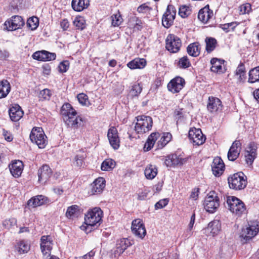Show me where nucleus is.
Returning <instances> with one entry per match:
<instances>
[{
    "instance_id": "nucleus-1",
    "label": "nucleus",
    "mask_w": 259,
    "mask_h": 259,
    "mask_svg": "<svg viewBox=\"0 0 259 259\" xmlns=\"http://www.w3.org/2000/svg\"><path fill=\"white\" fill-rule=\"evenodd\" d=\"M61 114L68 127L77 129L84 125L83 119L77 115V112L69 103H65L61 109Z\"/></svg>"
},
{
    "instance_id": "nucleus-2",
    "label": "nucleus",
    "mask_w": 259,
    "mask_h": 259,
    "mask_svg": "<svg viewBox=\"0 0 259 259\" xmlns=\"http://www.w3.org/2000/svg\"><path fill=\"white\" fill-rule=\"evenodd\" d=\"M103 211L100 207L89 209L84 216V223L86 225L80 226V229L86 233L97 229L102 222Z\"/></svg>"
},
{
    "instance_id": "nucleus-3",
    "label": "nucleus",
    "mask_w": 259,
    "mask_h": 259,
    "mask_svg": "<svg viewBox=\"0 0 259 259\" xmlns=\"http://www.w3.org/2000/svg\"><path fill=\"white\" fill-rule=\"evenodd\" d=\"M229 187L235 190L244 189L247 184V177L242 172H238L230 176L228 178Z\"/></svg>"
},
{
    "instance_id": "nucleus-4",
    "label": "nucleus",
    "mask_w": 259,
    "mask_h": 259,
    "mask_svg": "<svg viewBox=\"0 0 259 259\" xmlns=\"http://www.w3.org/2000/svg\"><path fill=\"white\" fill-rule=\"evenodd\" d=\"M137 122L135 126V130L138 134H143L148 132L152 128L153 120L149 116L141 115L136 117Z\"/></svg>"
},
{
    "instance_id": "nucleus-5",
    "label": "nucleus",
    "mask_w": 259,
    "mask_h": 259,
    "mask_svg": "<svg viewBox=\"0 0 259 259\" xmlns=\"http://www.w3.org/2000/svg\"><path fill=\"white\" fill-rule=\"evenodd\" d=\"M29 138L31 142L35 143L39 148L43 149L47 144V137L41 127H33L31 131Z\"/></svg>"
},
{
    "instance_id": "nucleus-6",
    "label": "nucleus",
    "mask_w": 259,
    "mask_h": 259,
    "mask_svg": "<svg viewBox=\"0 0 259 259\" xmlns=\"http://www.w3.org/2000/svg\"><path fill=\"white\" fill-rule=\"evenodd\" d=\"M227 204L229 209L233 213L240 215L246 209L244 203L235 196H228Z\"/></svg>"
},
{
    "instance_id": "nucleus-7",
    "label": "nucleus",
    "mask_w": 259,
    "mask_h": 259,
    "mask_svg": "<svg viewBox=\"0 0 259 259\" xmlns=\"http://www.w3.org/2000/svg\"><path fill=\"white\" fill-rule=\"evenodd\" d=\"M205 209L209 213H214L218 208L219 198L214 191H210L205 198L203 203Z\"/></svg>"
},
{
    "instance_id": "nucleus-8",
    "label": "nucleus",
    "mask_w": 259,
    "mask_h": 259,
    "mask_svg": "<svg viewBox=\"0 0 259 259\" xmlns=\"http://www.w3.org/2000/svg\"><path fill=\"white\" fill-rule=\"evenodd\" d=\"M259 232V222L254 221L248 223V226L242 230L241 236L246 240H249L254 237Z\"/></svg>"
},
{
    "instance_id": "nucleus-9",
    "label": "nucleus",
    "mask_w": 259,
    "mask_h": 259,
    "mask_svg": "<svg viewBox=\"0 0 259 259\" xmlns=\"http://www.w3.org/2000/svg\"><path fill=\"white\" fill-rule=\"evenodd\" d=\"M182 46V42L180 38L173 34H169L167 35L165 40V48L170 53H176L178 52Z\"/></svg>"
},
{
    "instance_id": "nucleus-10",
    "label": "nucleus",
    "mask_w": 259,
    "mask_h": 259,
    "mask_svg": "<svg viewBox=\"0 0 259 259\" xmlns=\"http://www.w3.org/2000/svg\"><path fill=\"white\" fill-rule=\"evenodd\" d=\"M176 15V9L175 7L171 5H168L166 11L162 17V25L165 28H169L173 24Z\"/></svg>"
},
{
    "instance_id": "nucleus-11",
    "label": "nucleus",
    "mask_w": 259,
    "mask_h": 259,
    "mask_svg": "<svg viewBox=\"0 0 259 259\" xmlns=\"http://www.w3.org/2000/svg\"><path fill=\"white\" fill-rule=\"evenodd\" d=\"M131 230L133 234L137 238L143 239L146 235V230L142 220L135 219L132 223Z\"/></svg>"
},
{
    "instance_id": "nucleus-12",
    "label": "nucleus",
    "mask_w": 259,
    "mask_h": 259,
    "mask_svg": "<svg viewBox=\"0 0 259 259\" xmlns=\"http://www.w3.org/2000/svg\"><path fill=\"white\" fill-rule=\"evenodd\" d=\"M189 138L194 145H202L206 140L205 136L203 134L201 129L193 128L189 130Z\"/></svg>"
},
{
    "instance_id": "nucleus-13",
    "label": "nucleus",
    "mask_w": 259,
    "mask_h": 259,
    "mask_svg": "<svg viewBox=\"0 0 259 259\" xmlns=\"http://www.w3.org/2000/svg\"><path fill=\"white\" fill-rule=\"evenodd\" d=\"M185 79L180 76H176L172 79L167 84L168 90L173 94L178 93L184 87Z\"/></svg>"
},
{
    "instance_id": "nucleus-14",
    "label": "nucleus",
    "mask_w": 259,
    "mask_h": 259,
    "mask_svg": "<svg viewBox=\"0 0 259 259\" xmlns=\"http://www.w3.org/2000/svg\"><path fill=\"white\" fill-rule=\"evenodd\" d=\"M24 25V21L21 16H14L5 22V26L9 31H13L20 28Z\"/></svg>"
},
{
    "instance_id": "nucleus-15",
    "label": "nucleus",
    "mask_w": 259,
    "mask_h": 259,
    "mask_svg": "<svg viewBox=\"0 0 259 259\" xmlns=\"http://www.w3.org/2000/svg\"><path fill=\"white\" fill-rule=\"evenodd\" d=\"M105 180L102 177L96 179L91 185L89 194L91 195L101 194L105 187Z\"/></svg>"
},
{
    "instance_id": "nucleus-16",
    "label": "nucleus",
    "mask_w": 259,
    "mask_h": 259,
    "mask_svg": "<svg viewBox=\"0 0 259 259\" xmlns=\"http://www.w3.org/2000/svg\"><path fill=\"white\" fill-rule=\"evenodd\" d=\"M40 249L44 256L50 255L53 241L50 236H42L40 238Z\"/></svg>"
},
{
    "instance_id": "nucleus-17",
    "label": "nucleus",
    "mask_w": 259,
    "mask_h": 259,
    "mask_svg": "<svg viewBox=\"0 0 259 259\" xmlns=\"http://www.w3.org/2000/svg\"><path fill=\"white\" fill-rule=\"evenodd\" d=\"M107 137L111 147L115 150L118 149L120 146V140L116 127L112 126L108 130Z\"/></svg>"
},
{
    "instance_id": "nucleus-18",
    "label": "nucleus",
    "mask_w": 259,
    "mask_h": 259,
    "mask_svg": "<svg viewBox=\"0 0 259 259\" xmlns=\"http://www.w3.org/2000/svg\"><path fill=\"white\" fill-rule=\"evenodd\" d=\"M221 101L217 97H209L207 104V109L211 113H214L222 111Z\"/></svg>"
},
{
    "instance_id": "nucleus-19",
    "label": "nucleus",
    "mask_w": 259,
    "mask_h": 259,
    "mask_svg": "<svg viewBox=\"0 0 259 259\" xmlns=\"http://www.w3.org/2000/svg\"><path fill=\"white\" fill-rule=\"evenodd\" d=\"M221 230V224L218 220H215L210 222L207 227L204 229V233L206 236H215Z\"/></svg>"
},
{
    "instance_id": "nucleus-20",
    "label": "nucleus",
    "mask_w": 259,
    "mask_h": 259,
    "mask_svg": "<svg viewBox=\"0 0 259 259\" xmlns=\"http://www.w3.org/2000/svg\"><path fill=\"white\" fill-rule=\"evenodd\" d=\"M187 158H184L180 155L172 154L167 156L164 163L167 167H171L178 165H182L187 161Z\"/></svg>"
},
{
    "instance_id": "nucleus-21",
    "label": "nucleus",
    "mask_w": 259,
    "mask_h": 259,
    "mask_svg": "<svg viewBox=\"0 0 259 259\" xmlns=\"http://www.w3.org/2000/svg\"><path fill=\"white\" fill-rule=\"evenodd\" d=\"M213 174L215 177H220L225 170V164L223 160L219 157L214 158L211 164Z\"/></svg>"
},
{
    "instance_id": "nucleus-22",
    "label": "nucleus",
    "mask_w": 259,
    "mask_h": 259,
    "mask_svg": "<svg viewBox=\"0 0 259 259\" xmlns=\"http://www.w3.org/2000/svg\"><path fill=\"white\" fill-rule=\"evenodd\" d=\"M56 57L55 53H50L46 51H37L32 55V58L34 59L41 61L54 60L56 59Z\"/></svg>"
},
{
    "instance_id": "nucleus-23",
    "label": "nucleus",
    "mask_w": 259,
    "mask_h": 259,
    "mask_svg": "<svg viewBox=\"0 0 259 259\" xmlns=\"http://www.w3.org/2000/svg\"><path fill=\"white\" fill-rule=\"evenodd\" d=\"M241 144L239 141L235 140L232 144L228 153V158L230 161L235 160L240 152Z\"/></svg>"
},
{
    "instance_id": "nucleus-24",
    "label": "nucleus",
    "mask_w": 259,
    "mask_h": 259,
    "mask_svg": "<svg viewBox=\"0 0 259 259\" xmlns=\"http://www.w3.org/2000/svg\"><path fill=\"white\" fill-rule=\"evenodd\" d=\"M52 171L49 165H43L38 170V181L45 183L52 175Z\"/></svg>"
},
{
    "instance_id": "nucleus-25",
    "label": "nucleus",
    "mask_w": 259,
    "mask_h": 259,
    "mask_svg": "<svg viewBox=\"0 0 259 259\" xmlns=\"http://www.w3.org/2000/svg\"><path fill=\"white\" fill-rule=\"evenodd\" d=\"M24 168V165L22 161L17 160L14 161L9 165V169L12 175L15 178H19L21 176Z\"/></svg>"
},
{
    "instance_id": "nucleus-26",
    "label": "nucleus",
    "mask_w": 259,
    "mask_h": 259,
    "mask_svg": "<svg viewBox=\"0 0 259 259\" xmlns=\"http://www.w3.org/2000/svg\"><path fill=\"white\" fill-rule=\"evenodd\" d=\"M256 147L253 143L250 144L245 152L246 163L248 165H251L256 157Z\"/></svg>"
},
{
    "instance_id": "nucleus-27",
    "label": "nucleus",
    "mask_w": 259,
    "mask_h": 259,
    "mask_svg": "<svg viewBox=\"0 0 259 259\" xmlns=\"http://www.w3.org/2000/svg\"><path fill=\"white\" fill-rule=\"evenodd\" d=\"M213 16V11L209 9V5H207L199 10L198 18L202 22L206 23Z\"/></svg>"
},
{
    "instance_id": "nucleus-28",
    "label": "nucleus",
    "mask_w": 259,
    "mask_h": 259,
    "mask_svg": "<svg viewBox=\"0 0 259 259\" xmlns=\"http://www.w3.org/2000/svg\"><path fill=\"white\" fill-rule=\"evenodd\" d=\"M225 62V60L222 59H218L217 58H212L210 61V63L212 65L210 68L211 71L218 73H224L226 70L223 65Z\"/></svg>"
},
{
    "instance_id": "nucleus-29",
    "label": "nucleus",
    "mask_w": 259,
    "mask_h": 259,
    "mask_svg": "<svg viewBox=\"0 0 259 259\" xmlns=\"http://www.w3.org/2000/svg\"><path fill=\"white\" fill-rule=\"evenodd\" d=\"M50 202L49 199L43 196L38 195L29 199L27 202V205L32 207H35Z\"/></svg>"
},
{
    "instance_id": "nucleus-30",
    "label": "nucleus",
    "mask_w": 259,
    "mask_h": 259,
    "mask_svg": "<svg viewBox=\"0 0 259 259\" xmlns=\"http://www.w3.org/2000/svg\"><path fill=\"white\" fill-rule=\"evenodd\" d=\"M23 111L18 105H15L9 109V115L11 119L13 121L20 120L23 115Z\"/></svg>"
},
{
    "instance_id": "nucleus-31",
    "label": "nucleus",
    "mask_w": 259,
    "mask_h": 259,
    "mask_svg": "<svg viewBox=\"0 0 259 259\" xmlns=\"http://www.w3.org/2000/svg\"><path fill=\"white\" fill-rule=\"evenodd\" d=\"M131 245L129 240L127 238H121L117 240L115 253L118 255L122 254Z\"/></svg>"
},
{
    "instance_id": "nucleus-32",
    "label": "nucleus",
    "mask_w": 259,
    "mask_h": 259,
    "mask_svg": "<svg viewBox=\"0 0 259 259\" xmlns=\"http://www.w3.org/2000/svg\"><path fill=\"white\" fill-rule=\"evenodd\" d=\"M90 5L89 0H72L71 6L77 12H80L87 9Z\"/></svg>"
},
{
    "instance_id": "nucleus-33",
    "label": "nucleus",
    "mask_w": 259,
    "mask_h": 259,
    "mask_svg": "<svg viewBox=\"0 0 259 259\" xmlns=\"http://www.w3.org/2000/svg\"><path fill=\"white\" fill-rule=\"evenodd\" d=\"M201 46L199 42H195L188 45L187 48L188 54L192 57H197L200 54Z\"/></svg>"
},
{
    "instance_id": "nucleus-34",
    "label": "nucleus",
    "mask_w": 259,
    "mask_h": 259,
    "mask_svg": "<svg viewBox=\"0 0 259 259\" xmlns=\"http://www.w3.org/2000/svg\"><path fill=\"white\" fill-rule=\"evenodd\" d=\"M146 65V61L144 59L136 58L129 62L127 66L131 69H143Z\"/></svg>"
},
{
    "instance_id": "nucleus-35",
    "label": "nucleus",
    "mask_w": 259,
    "mask_h": 259,
    "mask_svg": "<svg viewBox=\"0 0 259 259\" xmlns=\"http://www.w3.org/2000/svg\"><path fill=\"white\" fill-rule=\"evenodd\" d=\"M11 89V85L7 80L3 79L0 81V98L6 97Z\"/></svg>"
},
{
    "instance_id": "nucleus-36",
    "label": "nucleus",
    "mask_w": 259,
    "mask_h": 259,
    "mask_svg": "<svg viewBox=\"0 0 259 259\" xmlns=\"http://www.w3.org/2000/svg\"><path fill=\"white\" fill-rule=\"evenodd\" d=\"M159 136V134L158 133H152L151 134L145 144L144 147V150L145 151H148L151 149Z\"/></svg>"
},
{
    "instance_id": "nucleus-37",
    "label": "nucleus",
    "mask_w": 259,
    "mask_h": 259,
    "mask_svg": "<svg viewBox=\"0 0 259 259\" xmlns=\"http://www.w3.org/2000/svg\"><path fill=\"white\" fill-rule=\"evenodd\" d=\"M15 248L19 254H22L29 251L30 248V245L27 241L21 240L18 242L15 246Z\"/></svg>"
},
{
    "instance_id": "nucleus-38",
    "label": "nucleus",
    "mask_w": 259,
    "mask_h": 259,
    "mask_svg": "<svg viewBox=\"0 0 259 259\" xmlns=\"http://www.w3.org/2000/svg\"><path fill=\"white\" fill-rule=\"evenodd\" d=\"M144 174L147 179H153L157 174V169L155 165L149 164L146 166Z\"/></svg>"
},
{
    "instance_id": "nucleus-39",
    "label": "nucleus",
    "mask_w": 259,
    "mask_h": 259,
    "mask_svg": "<svg viewBox=\"0 0 259 259\" xmlns=\"http://www.w3.org/2000/svg\"><path fill=\"white\" fill-rule=\"evenodd\" d=\"M206 43V51L208 53H210L212 52L216 48L217 41L213 37H207L205 39Z\"/></svg>"
},
{
    "instance_id": "nucleus-40",
    "label": "nucleus",
    "mask_w": 259,
    "mask_h": 259,
    "mask_svg": "<svg viewBox=\"0 0 259 259\" xmlns=\"http://www.w3.org/2000/svg\"><path fill=\"white\" fill-rule=\"evenodd\" d=\"M248 82L250 83L259 82V66L249 71Z\"/></svg>"
},
{
    "instance_id": "nucleus-41",
    "label": "nucleus",
    "mask_w": 259,
    "mask_h": 259,
    "mask_svg": "<svg viewBox=\"0 0 259 259\" xmlns=\"http://www.w3.org/2000/svg\"><path fill=\"white\" fill-rule=\"evenodd\" d=\"M86 157V154L84 152L77 154L74 158L73 165L77 167H80L84 163V160Z\"/></svg>"
},
{
    "instance_id": "nucleus-42",
    "label": "nucleus",
    "mask_w": 259,
    "mask_h": 259,
    "mask_svg": "<svg viewBox=\"0 0 259 259\" xmlns=\"http://www.w3.org/2000/svg\"><path fill=\"white\" fill-rule=\"evenodd\" d=\"M76 29L82 30L86 27L85 21L82 17H76L73 22Z\"/></svg>"
},
{
    "instance_id": "nucleus-43",
    "label": "nucleus",
    "mask_w": 259,
    "mask_h": 259,
    "mask_svg": "<svg viewBox=\"0 0 259 259\" xmlns=\"http://www.w3.org/2000/svg\"><path fill=\"white\" fill-rule=\"evenodd\" d=\"M142 90V88L139 83L135 84L132 87L128 96L132 98L138 97L141 93Z\"/></svg>"
},
{
    "instance_id": "nucleus-44",
    "label": "nucleus",
    "mask_w": 259,
    "mask_h": 259,
    "mask_svg": "<svg viewBox=\"0 0 259 259\" xmlns=\"http://www.w3.org/2000/svg\"><path fill=\"white\" fill-rule=\"evenodd\" d=\"M235 75L239 76V80L240 81L245 78L246 70L243 63H240L235 72Z\"/></svg>"
},
{
    "instance_id": "nucleus-45",
    "label": "nucleus",
    "mask_w": 259,
    "mask_h": 259,
    "mask_svg": "<svg viewBox=\"0 0 259 259\" xmlns=\"http://www.w3.org/2000/svg\"><path fill=\"white\" fill-rule=\"evenodd\" d=\"M114 161L111 159H107L102 163L101 168L104 171H109L115 166Z\"/></svg>"
},
{
    "instance_id": "nucleus-46",
    "label": "nucleus",
    "mask_w": 259,
    "mask_h": 259,
    "mask_svg": "<svg viewBox=\"0 0 259 259\" xmlns=\"http://www.w3.org/2000/svg\"><path fill=\"white\" fill-rule=\"evenodd\" d=\"M142 22L138 17L134 16L131 18L130 25L133 26L134 29L137 30H141L143 28Z\"/></svg>"
},
{
    "instance_id": "nucleus-47",
    "label": "nucleus",
    "mask_w": 259,
    "mask_h": 259,
    "mask_svg": "<svg viewBox=\"0 0 259 259\" xmlns=\"http://www.w3.org/2000/svg\"><path fill=\"white\" fill-rule=\"evenodd\" d=\"M191 66V63L187 56H185L179 59L178 66L180 68L186 69Z\"/></svg>"
},
{
    "instance_id": "nucleus-48",
    "label": "nucleus",
    "mask_w": 259,
    "mask_h": 259,
    "mask_svg": "<svg viewBox=\"0 0 259 259\" xmlns=\"http://www.w3.org/2000/svg\"><path fill=\"white\" fill-rule=\"evenodd\" d=\"M52 95L51 90L45 89L40 91L38 97L41 100H49Z\"/></svg>"
},
{
    "instance_id": "nucleus-49",
    "label": "nucleus",
    "mask_w": 259,
    "mask_h": 259,
    "mask_svg": "<svg viewBox=\"0 0 259 259\" xmlns=\"http://www.w3.org/2000/svg\"><path fill=\"white\" fill-rule=\"evenodd\" d=\"M112 25L116 27L121 24L122 19L119 14H114L111 17Z\"/></svg>"
},
{
    "instance_id": "nucleus-50",
    "label": "nucleus",
    "mask_w": 259,
    "mask_h": 259,
    "mask_svg": "<svg viewBox=\"0 0 259 259\" xmlns=\"http://www.w3.org/2000/svg\"><path fill=\"white\" fill-rule=\"evenodd\" d=\"M191 14V10L185 6H181L179 8V14L182 18H186Z\"/></svg>"
},
{
    "instance_id": "nucleus-51",
    "label": "nucleus",
    "mask_w": 259,
    "mask_h": 259,
    "mask_svg": "<svg viewBox=\"0 0 259 259\" xmlns=\"http://www.w3.org/2000/svg\"><path fill=\"white\" fill-rule=\"evenodd\" d=\"M237 25V23L236 22H233L221 25L220 27L226 32H228L230 31V30H233Z\"/></svg>"
},
{
    "instance_id": "nucleus-52",
    "label": "nucleus",
    "mask_w": 259,
    "mask_h": 259,
    "mask_svg": "<svg viewBox=\"0 0 259 259\" xmlns=\"http://www.w3.org/2000/svg\"><path fill=\"white\" fill-rule=\"evenodd\" d=\"M79 206L76 205H73L68 207L66 212V215L67 218H70L73 216L78 210Z\"/></svg>"
},
{
    "instance_id": "nucleus-53",
    "label": "nucleus",
    "mask_w": 259,
    "mask_h": 259,
    "mask_svg": "<svg viewBox=\"0 0 259 259\" xmlns=\"http://www.w3.org/2000/svg\"><path fill=\"white\" fill-rule=\"evenodd\" d=\"M27 24L32 30L36 29L38 26V20L37 17H32L27 21Z\"/></svg>"
},
{
    "instance_id": "nucleus-54",
    "label": "nucleus",
    "mask_w": 259,
    "mask_h": 259,
    "mask_svg": "<svg viewBox=\"0 0 259 259\" xmlns=\"http://www.w3.org/2000/svg\"><path fill=\"white\" fill-rule=\"evenodd\" d=\"M77 97L79 103L82 105H87L89 102L88 96L83 93L79 94Z\"/></svg>"
},
{
    "instance_id": "nucleus-55",
    "label": "nucleus",
    "mask_w": 259,
    "mask_h": 259,
    "mask_svg": "<svg viewBox=\"0 0 259 259\" xmlns=\"http://www.w3.org/2000/svg\"><path fill=\"white\" fill-rule=\"evenodd\" d=\"M17 224V220L15 218H11L9 219H6L3 222V226L6 228H10L12 226H13Z\"/></svg>"
},
{
    "instance_id": "nucleus-56",
    "label": "nucleus",
    "mask_w": 259,
    "mask_h": 259,
    "mask_svg": "<svg viewBox=\"0 0 259 259\" xmlns=\"http://www.w3.org/2000/svg\"><path fill=\"white\" fill-rule=\"evenodd\" d=\"M69 67V63L68 61H63L58 66L59 71L61 73L66 72Z\"/></svg>"
},
{
    "instance_id": "nucleus-57",
    "label": "nucleus",
    "mask_w": 259,
    "mask_h": 259,
    "mask_svg": "<svg viewBox=\"0 0 259 259\" xmlns=\"http://www.w3.org/2000/svg\"><path fill=\"white\" fill-rule=\"evenodd\" d=\"M251 10V5L249 3H246L240 7V11L241 14L249 13Z\"/></svg>"
},
{
    "instance_id": "nucleus-58",
    "label": "nucleus",
    "mask_w": 259,
    "mask_h": 259,
    "mask_svg": "<svg viewBox=\"0 0 259 259\" xmlns=\"http://www.w3.org/2000/svg\"><path fill=\"white\" fill-rule=\"evenodd\" d=\"M184 110L183 108H177L176 109L174 113V116L177 121L181 119L184 116Z\"/></svg>"
},
{
    "instance_id": "nucleus-59",
    "label": "nucleus",
    "mask_w": 259,
    "mask_h": 259,
    "mask_svg": "<svg viewBox=\"0 0 259 259\" xmlns=\"http://www.w3.org/2000/svg\"><path fill=\"white\" fill-rule=\"evenodd\" d=\"M168 202L167 199H163L160 200L155 204V208L156 209H160L165 206Z\"/></svg>"
},
{
    "instance_id": "nucleus-60",
    "label": "nucleus",
    "mask_w": 259,
    "mask_h": 259,
    "mask_svg": "<svg viewBox=\"0 0 259 259\" xmlns=\"http://www.w3.org/2000/svg\"><path fill=\"white\" fill-rule=\"evenodd\" d=\"M151 9L145 4L140 5L137 9V11L139 13H145Z\"/></svg>"
},
{
    "instance_id": "nucleus-61",
    "label": "nucleus",
    "mask_w": 259,
    "mask_h": 259,
    "mask_svg": "<svg viewBox=\"0 0 259 259\" xmlns=\"http://www.w3.org/2000/svg\"><path fill=\"white\" fill-rule=\"evenodd\" d=\"M199 189L198 188H194L191 193L190 198L196 200L198 198Z\"/></svg>"
},
{
    "instance_id": "nucleus-62",
    "label": "nucleus",
    "mask_w": 259,
    "mask_h": 259,
    "mask_svg": "<svg viewBox=\"0 0 259 259\" xmlns=\"http://www.w3.org/2000/svg\"><path fill=\"white\" fill-rule=\"evenodd\" d=\"M3 135L5 137L6 140L8 142H11L13 140L12 135L5 129L3 130Z\"/></svg>"
},
{
    "instance_id": "nucleus-63",
    "label": "nucleus",
    "mask_w": 259,
    "mask_h": 259,
    "mask_svg": "<svg viewBox=\"0 0 259 259\" xmlns=\"http://www.w3.org/2000/svg\"><path fill=\"white\" fill-rule=\"evenodd\" d=\"M171 136L170 134L166 133V136H164L161 138V140L163 139L161 147H164L170 140Z\"/></svg>"
},
{
    "instance_id": "nucleus-64",
    "label": "nucleus",
    "mask_w": 259,
    "mask_h": 259,
    "mask_svg": "<svg viewBox=\"0 0 259 259\" xmlns=\"http://www.w3.org/2000/svg\"><path fill=\"white\" fill-rule=\"evenodd\" d=\"M60 26L63 30H66L69 26L68 21L65 19L62 20L60 22Z\"/></svg>"
}]
</instances>
